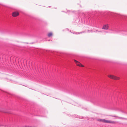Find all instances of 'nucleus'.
<instances>
[{
    "mask_svg": "<svg viewBox=\"0 0 127 127\" xmlns=\"http://www.w3.org/2000/svg\"><path fill=\"white\" fill-rule=\"evenodd\" d=\"M102 121L105 123H111L112 124H114L115 122L114 121H111L106 120L105 119H102L101 120Z\"/></svg>",
    "mask_w": 127,
    "mask_h": 127,
    "instance_id": "obj_1",
    "label": "nucleus"
},
{
    "mask_svg": "<svg viewBox=\"0 0 127 127\" xmlns=\"http://www.w3.org/2000/svg\"><path fill=\"white\" fill-rule=\"evenodd\" d=\"M108 77L111 78H112L115 80H117L119 79V77H116L113 75H108Z\"/></svg>",
    "mask_w": 127,
    "mask_h": 127,
    "instance_id": "obj_2",
    "label": "nucleus"
},
{
    "mask_svg": "<svg viewBox=\"0 0 127 127\" xmlns=\"http://www.w3.org/2000/svg\"><path fill=\"white\" fill-rule=\"evenodd\" d=\"M108 24H105L103 25V27L102 28V29L107 30L108 29Z\"/></svg>",
    "mask_w": 127,
    "mask_h": 127,
    "instance_id": "obj_3",
    "label": "nucleus"
},
{
    "mask_svg": "<svg viewBox=\"0 0 127 127\" xmlns=\"http://www.w3.org/2000/svg\"><path fill=\"white\" fill-rule=\"evenodd\" d=\"M74 61L75 62L76 64L78 66H80L81 67H83L84 66L81 64H80L79 62L77 61L74 60Z\"/></svg>",
    "mask_w": 127,
    "mask_h": 127,
    "instance_id": "obj_4",
    "label": "nucleus"
},
{
    "mask_svg": "<svg viewBox=\"0 0 127 127\" xmlns=\"http://www.w3.org/2000/svg\"><path fill=\"white\" fill-rule=\"evenodd\" d=\"M19 14V13L18 12H14L13 13L12 16L14 17H16L18 16Z\"/></svg>",
    "mask_w": 127,
    "mask_h": 127,
    "instance_id": "obj_5",
    "label": "nucleus"
},
{
    "mask_svg": "<svg viewBox=\"0 0 127 127\" xmlns=\"http://www.w3.org/2000/svg\"><path fill=\"white\" fill-rule=\"evenodd\" d=\"M52 32H50L48 34V36L49 37H50L52 36Z\"/></svg>",
    "mask_w": 127,
    "mask_h": 127,
    "instance_id": "obj_6",
    "label": "nucleus"
},
{
    "mask_svg": "<svg viewBox=\"0 0 127 127\" xmlns=\"http://www.w3.org/2000/svg\"><path fill=\"white\" fill-rule=\"evenodd\" d=\"M123 34H127V32H125L123 31Z\"/></svg>",
    "mask_w": 127,
    "mask_h": 127,
    "instance_id": "obj_7",
    "label": "nucleus"
},
{
    "mask_svg": "<svg viewBox=\"0 0 127 127\" xmlns=\"http://www.w3.org/2000/svg\"><path fill=\"white\" fill-rule=\"evenodd\" d=\"M82 33V32H78V33H76L77 34H80V33Z\"/></svg>",
    "mask_w": 127,
    "mask_h": 127,
    "instance_id": "obj_8",
    "label": "nucleus"
},
{
    "mask_svg": "<svg viewBox=\"0 0 127 127\" xmlns=\"http://www.w3.org/2000/svg\"><path fill=\"white\" fill-rule=\"evenodd\" d=\"M118 117L119 118H120V119H123V118H122V117Z\"/></svg>",
    "mask_w": 127,
    "mask_h": 127,
    "instance_id": "obj_9",
    "label": "nucleus"
},
{
    "mask_svg": "<svg viewBox=\"0 0 127 127\" xmlns=\"http://www.w3.org/2000/svg\"><path fill=\"white\" fill-rule=\"evenodd\" d=\"M113 116V117H116V116Z\"/></svg>",
    "mask_w": 127,
    "mask_h": 127,
    "instance_id": "obj_10",
    "label": "nucleus"
},
{
    "mask_svg": "<svg viewBox=\"0 0 127 127\" xmlns=\"http://www.w3.org/2000/svg\"><path fill=\"white\" fill-rule=\"evenodd\" d=\"M99 32H102V31H98Z\"/></svg>",
    "mask_w": 127,
    "mask_h": 127,
    "instance_id": "obj_11",
    "label": "nucleus"
}]
</instances>
